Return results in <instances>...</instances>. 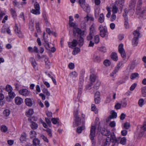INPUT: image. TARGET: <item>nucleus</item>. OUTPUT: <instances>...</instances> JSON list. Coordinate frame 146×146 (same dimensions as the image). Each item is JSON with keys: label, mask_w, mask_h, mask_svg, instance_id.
<instances>
[{"label": "nucleus", "mask_w": 146, "mask_h": 146, "mask_svg": "<svg viewBox=\"0 0 146 146\" xmlns=\"http://www.w3.org/2000/svg\"><path fill=\"white\" fill-rule=\"evenodd\" d=\"M69 25L70 27H72L73 28V32L74 33V30H75L77 28V25L74 23L73 22H69Z\"/></svg>", "instance_id": "obj_17"}, {"label": "nucleus", "mask_w": 146, "mask_h": 146, "mask_svg": "<svg viewBox=\"0 0 146 146\" xmlns=\"http://www.w3.org/2000/svg\"><path fill=\"white\" fill-rule=\"evenodd\" d=\"M15 103L18 105L21 104L23 102V99L19 97H16L15 99Z\"/></svg>", "instance_id": "obj_14"}, {"label": "nucleus", "mask_w": 146, "mask_h": 146, "mask_svg": "<svg viewBox=\"0 0 146 146\" xmlns=\"http://www.w3.org/2000/svg\"><path fill=\"white\" fill-rule=\"evenodd\" d=\"M81 7L85 11L87 12H89L90 11V8L88 5L86 3L84 5L82 4Z\"/></svg>", "instance_id": "obj_15"}, {"label": "nucleus", "mask_w": 146, "mask_h": 146, "mask_svg": "<svg viewBox=\"0 0 146 146\" xmlns=\"http://www.w3.org/2000/svg\"><path fill=\"white\" fill-rule=\"evenodd\" d=\"M5 89L8 92L12 90V88L11 87L8 85L6 86Z\"/></svg>", "instance_id": "obj_48"}, {"label": "nucleus", "mask_w": 146, "mask_h": 146, "mask_svg": "<svg viewBox=\"0 0 146 146\" xmlns=\"http://www.w3.org/2000/svg\"><path fill=\"white\" fill-rule=\"evenodd\" d=\"M100 9L99 8H97L95 10V17L96 18H97L99 16V14L100 13Z\"/></svg>", "instance_id": "obj_35"}, {"label": "nucleus", "mask_w": 146, "mask_h": 146, "mask_svg": "<svg viewBox=\"0 0 146 146\" xmlns=\"http://www.w3.org/2000/svg\"><path fill=\"white\" fill-rule=\"evenodd\" d=\"M130 125L129 123L126 122L124 124V127L125 129H128L129 128Z\"/></svg>", "instance_id": "obj_64"}, {"label": "nucleus", "mask_w": 146, "mask_h": 146, "mask_svg": "<svg viewBox=\"0 0 146 146\" xmlns=\"http://www.w3.org/2000/svg\"><path fill=\"white\" fill-rule=\"evenodd\" d=\"M78 44V42L75 39H74L72 42H69L68 43L69 47L71 48L76 46Z\"/></svg>", "instance_id": "obj_13"}, {"label": "nucleus", "mask_w": 146, "mask_h": 146, "mask_svg": "<svg viewBox=\"0 0 146 146\" xmlns=\"http://www.w3.org/2000/svg\"><path fill=\"white\" fill-rule=\"evenodd\" d=\"M13 2L14 6H16L17 7L19 8H20V4L19 3V2H17L16 0H14Z\"/></svg>", "instance_id": "obj_52"}, {"label": "nucleus", "mask_w": 146, "mask_h": 146, "mask_svg": "<svg viewBox=\"0 0 146 146\" xmlns=\"http://www.w3.org/2000/svg\"><path fill=\"white\" fill-rule=\"evenodd\" d=\"M40 143V141L38 139L36 138L35 139L33 140V143L34 145L36 146L38 145Z\"/></svg>", "instance_id": "obj_39"}, {"label": "nucleus", "mask_w": 146, "mask_h": 146, "mask_svg": "<svg viewBox=\"0 0 146 146\" xmlns=\"http://www.w3.org/2000/svg\"><path fill=\"white\" fill-rule=\"evenodd\" d=\"M104 64L106 66H108L110 65L111 63L109 60H106L104 61Z\"/></svg>", "instance_id": "obj_57"}, {"label": "nucleus", "mask_w": 146, "mask_h": 146, "mask_svg": "<svg viewBox=\"0 0 146 146\" xmlns=\"http://www.w3.org/2000/svg\"><path fill=\"white\" fill-rule=\"evenodd\" d=\"M84 82V80L82 79H80L79 83V87L83 88L82 86Z\"/></svg>", "instance_id": "obj_62"}, {"label": "nucleus", "mask_w": 146, "mask_h": 146, "mask_svg": "<svg viewBox=\"0 0 146 146\" xmlns=\"http://www.w3.org/2000/svg\"><path fill=\"white\" fill-rule=\"evenodd\" d=\"M80 49L78 47L75 48L73 51L72 54L74 55H76L80 52Z\"/></svg>", "instance_id": "obj_36"}, {"label": "nucleus", "mask_w": 146, "mask_h": 146, "mask_svg": "<svg viewBox=\"0 0 146 146\" xmlns=\"http://www.w3.org/2000/svg\"><path fill=\"white\" fill-rule=\"evenodd\" d=\"M118 50L122 57L123 58L126 57V55L125 51L123 48V46L122 44H121L118 46Z\"/></svg>", "instance_id": "obj_8"}, {"label": "nucleus", "mask_w": 146, "mask_h": 146, "mask_svg": "<svg viewBox=\"0 0 146 146\" xmlns=\"http://www.w3.org/2000/svg\"><path fill=\"white\" fill-rule=\"evenodd\" d=\"M79 110V107H78L76 108H75L74 110V116L76 118L75 120L77 126L80 125L81 123V119L79 117L78 115Z\"/></svg>", "instance_id": "obj_5"}, {"label": "nucleus", "mask_w": 146, "mask_h": 146, "mask_svg": "<svg viewBox=\"0 0 146 146\" xmlns=\"http://www.w3.org/2000/svg\"><path fill=\"white\" fill-rule=\"evenodd\" d=\"M58 118H52V119L51 121L52 123L54 124H56L57 123H58Z\"/></svg>", "instance_id": "obj_49"}, {"label": "nucleus", "mask_w": 146, "mask_h": 146, "mask_svg": "<svg viewBox=\"0 0 146 146\" xmlns=\"http://www.w3.org/2000/svg\"><path fill=\"white\" fill-rule=\"evenodd\" d=\"M118 140H120V143L123 145H125L126 143L127 139L125 137H123L120 139V138H118Z\"/></svg>", "instance_id": "obj_22"}, {"label": "nucleus", "mask_w": 146, "mask_h": 146, "mask_svg": "<svg viewBox=\"0 0 146 146\" xmlns=\"http://www.w3.org/2000/svg\"><path fill=\"white\" fill-rule=\"evenodd\" d=\"M104 132H105V133L104 134V135L107 136H108L110 135H111L110 133V131L107 130H104Z\"/></svg>", "instance_id": "obj_61"}, {"label": "nucleus", "mask_w": 146, "mask_h": 146, "mask_svg": "<svg viewBox=\"0 0 146 146\" xmlns=\"http://www.w3.org/2000/svg\"><path fill=\"white\" fill-rule=\"evenodd\" d=\"M96 27L95 24L93 23L90 28V33L89 35L87 37L88 40H90L93 38L94 36L96 34Z\"/></svg>", "instance_id": "obj_2"}, {"label": "nucleus", "mask_w": 146, "mask_h": 146, "mask_svg": "<svg viewBox=\"0 0 146 146\" xmlns=\"http://www.w3.org/2000/svg\"><path fill=\"white\" fill-rule=\"evenodd\" d=\"M41 137V138L45 141L47 143L48 142V140L47 138V137H45L44 135L42 134L40 136Z\"/></svg>", "instance_id": "obj_58"}, {"label": "nucleus", "mask_w": 146, "mask_h": 146, "mask_svg": "<svg viewBox=\"0 0 146 146\" xmlns=\"http://www.w3.org/2000/svg\"><path fill=\"white\" fill-rule=\"evenodd\" d=\"M141 90L142 96L143 97H146V90L143 87L141 88Z\"/></svg>", "instance_id": "obj_41"}, {"label": "nucleus", "mask_w": 146, "mask_h": 146, "mask_svg": "<svg viewBox=\"0 0 146 146\" xmlns=\"http://www.w3.org/2000/svg\"><path fill=\"white\" fill-rule=\"evenodd\" d=\"M35 9H32L31 12L32 13L36 15H38L40 14V6L38 3L36 2L34 4Z\"/></svg>", "instance_id": "obj_6"}, {"label": "nucleus", "mask_w": 146, "mask_h": 146, "mask_svg": "<svg viewBox=\"0 0 146 146\" xmlns=\"http://www.w3.org/2000/svg\"><path fill=\"white\" fill-rule=\"evenodd\" d=\"M124 11V13H123V16L124 17V20H127L128 19L127 15L128 13V10L127 9H125Z\"/></svg>", "instance_id": "obj_25"}, {"label": "nucleus", "mask_w": 146, "mask_h": 146, "mask_svg": "<svg viewBox=\"0 0 146 146\" xmlns=\"http://www.w3.org/2000/svg\"><path fill=\"white\" fill-rule=\"evenodd\" d=\"M120 68L117 66H116L115 68V69L114 70L113 72V74L112 75L111 74V76H113V74H115L118 71Z\"/></svg>", "instance_id": "obj_56"}, {"label": "nucleus", "mask_w": 146, "mask_h": 146, "mask_svg": "<svg viewBox=\"0 0 146 146\" xmlns=\"http://www.w3.org/2000/svg\"><path fill=\"white\" fill-rule=\"evenodd\" d=\"M85 128L84 126H81L77 128V132L78 133H80L82 132V130H84Z\"/></svg>", "instance_id": "obj_50"}, {"label": "nucleus", "mask_w": 146, "mask_h": 146, "mask_svg": "<svg viewBox=\"0 0 146 146\" xmlns=\"http://www.w3.org/2000/svg\"><path fill=\"white\" fill-rule=\"evenodd\" d=\"M98 49L101 52H106V47L104 46H103L98 47Z\"/></svg>", "instance_id": "obj_47"}, {"label": "nucleus", "mask_w": 146, "mask_h": 146, "mask_svg": "<svg viewBox=\"0 0 146 146\" xmlns=\"http://www.w3.org/2000/svg\"><path fill=\"white\" fill-rule=\"evenodd\" d=\"M96 127L94 126H92L91 128L90 137L92 141V146H96V142L94 140L95 136Z\"/></svg>", "instance_id": "obj_4"}, {"label": "nucleus", "mask_w": 146, "mask_h": 146, "mask_svg": "<svg viewBox=\"0 0 146 146\" xmlns=\"http://www.w3.org/2000/svg\"><path fill=\"white\" fill-rule=\"evenodd\" d=\"M91 109L92 110L94 111L95 113H98V110L94 104H92V105Z\"/></svg>", "instance_id": "obj_45"}, {"label": "nucleus", "mask_w": 146, "mask_h": 146, "mask_svg": "<svg viewBox=\"0 0 146 146\" xmlns=\"http://www.w3.org/2000/svg\"><path fill=\"white\" fill-rule=\"evenodd\" d=\"M3 114L6 116H8L10 114V111L8 109L5 110L3 111Z\"/></svg>", "instance_id": "obj_51"}, {"label": "nucleus", "mask_w": 146, "mask_h": 146, "mask_svg": "<svg viewBox=\"0 0 146 146\" xmlns=\"http://www.w3.org/2000/svg\"><path fill=\"white\" fill-rule=\"evenodd\" d=\"M27 139V135L26 134L23 133H22L21 136L20 140L21 142H23V141H26Z\"/></svg>", "instance_id": "obj_18"}, {"label": "nucleus", "mask_w": 146, "mask_h": 146, "mask_svg": "<svg viewBox=\"0 0 146 146\" xmlns=\"http://www.w3.org/2000/svg\"><path fill=\"white\" fill-rule=\"evenodd\" d=\"M43 93L46 94V95L49 96L50 95V94L46 88H44L42 90Z\"/></svg>", "instance_id": "obj_42"}, {"label": "nucleus", "mask_w": 146, "mask_h": 146, "mask_svg": "<svg viewBox=\"0 0 146 146\" xmlns=\"http://www.w3.org/2000/svg\"><path fill=\"white\" fill-rule=\"evenodd\" d=\"M142 0H139V1L137 3V10H138L139 11H140L141 8L140 7V6L142 5Z\"/></svg>", "instance_id": "obj_40"}, {"label": "nucleus", "mask_w": 146, "mask_h": 146, "mask_svg": "<svg viewBox=\"0 0 146 146\" xmlns=\"http://www.w3.org/2000/svg\"><path fill=\"white\" fill-rule=\"evenodd\" d=\"M94 61L97 62H99L101 61V59L100 57L96 54H94L93 58Z\"/></svg>", "instance_id": "obj_23"}, {"label": "nucleus", "mask_w": 146, "mask_h": 146, "mask_svg": "<svg viewBox=\"0 0 146 146\" xmlns=\"http://www.w3.org/2000/svg\"><path fill=\"white\" fill-rule=\"evenodd\" d=\"M11 12L12 17L14 18H15L16 17L17 15L16 11L13 9H11Z\"/></svg>", "instance_id": "obj_43"}, {"label": "nucleus", "mask_w": 146, "mask_h": 146, "mask_svg": "<svg viewBox=\"0 0 146 146\" xmlns=\"http://www.w3.org/2000/svg\"><path fill=\"white\" fill-rule=\"evenodd\" d=\"M96 78V76L94 74H92L90 75V79L91 82L93 83L94 82Z\"/></svg>", "instance_id": "obj_20"}, {"label": "nucleus", "mask_w": 146, "mask_h": 146, "mask_svg": "<svg viewBox=\"0 0 146 146\" xmlns=\"http://www.w3.org/2000/svg\"><path fill=\"white\" fill-rule=\"evenodd\" d=\"M140 136L143 135L146 136V124H144L141 128L140 132Z\"/></svg>", "instance_id": "obj_12"}, {"label": "nucleus", "mask_w": 146, "mask_h": 146, "mask_svg": "<svg viewBox=\"0 0 146 146\" xmlns=\"http://www.w3.org/2000/svg\"><path fill=\"white\" fill-rule=\"evenodd\" d=\"M100 84L101 82L100 81L98 80L96 81L94 86V88L96 89H98L99 88Z\"/></svg>", "instance_id": "obj_37"}, {"label": "nucleus", "mask_w": 146, "mask_h": 146, "mask_svg": "<svg viewBox=\"0 0 146 146\" xmlns=\"http://www.w3.org/2000/svg\"><path fill=\"white\" fill-rule=\"evenodd\" d=\"M45 43L43 44V46L45 47V48L48 50H50V47L47 41H44Z\"/></svg>", "instance_id": "obj_29"}, {"label": "nucleus", "mask_w": 146, "mask_h": 146, "mask_svg": "<svg viewBox=\"0 0 146 146\" xmlns=\"http://www.w3.org/2000/svg\"><path fill=\"white\" fill-rule=\"evenodd\" d=\"M123 5L124 3L122 1H120L119 0H116L114 4L112 7V12L113 13L115 14L117 13L118 10L117 6H119L120 7L119 9L121 11Z\"/></svg>", "instance_id": "obj_1"}, {"label": "nucleus", "mask_w": 146, "mask_h": 146, "mask_svg": "<svg viewBox=\"0 0 146 146\" xmlns=\"http://www.w3.org/2000/svg\"><path fill=\"white\" fill-rule=\"evenodd\" d=\"M104 21V16L103 13H101L100 15V17L98 19V22L102 23Z\"/></svg>", "instance_id": "obj_21"}, {"label": "nucleus", "mask_w": 146, "mask_h": 146, "mask_svg": "<svg viewBox=\"0 0 146 146\" xmlns=\"http://www.w3.org/2000/svg\"><path fill=\"white\" fill-rule=\"evenodd\" d=\"M47 132L48 135L49 136V137L51 138L52 137V131L49 128H47L46 130H45Z\"/></svg>", "instance_id": "obj_31"}, {"label": "nucleus", "mask_w": 146, "mask_h": 146, "mask_svg": "<svg viewBox=\"0 0 146 146\" xmlns=\"http://www.w3.org/2000/svg\"><path fill=\"white\" fill-rule=\"evenodd\" d=\"M144 100L143 98H140L139 100L138 104L140 107H142L144 104Z\"/></svg>", "instance_id": "obj_38"}, {"label": "nucleus", "mask_w": 146, "mask_h": 146, "mask_svg": "<svg viewBox=\"0 0 146 146\" xmlns=\"http://www.w3.org/2000/svg\"><path fill=\"white\" fill-rule=\"evenodd\" d=\"M76 33H77L78 35H79L80 36H82L84 34V31H82L79 28H77L75 30H74V33L73 32V36H75L76 35Z\"/></svg>", "instance_id": "obj_10"}, {"label": "nucleus", "mask_w": 146, "mask_h": 146, "mask_svg": "<svg viewBox=\"0 0 146 146\" xmlns=\"http://www.w3.org/2000/svg\"><path fill=\"white\" fill-rule=\"evenodd\" d=\"M33 23L34 21L31 20L29 23V29L31 31H33L34 29Z\"/></svg>", "instance_id": "obj_30"}, {"label": "nucleus", "mask_w": 146, "mask_h": 146, "mask_svg": "<svg viewBox=\"0 0 146 146\" xmlns=\"http://www.w3.org/2000/svg\"><path fill=\"white\" fill-rule=\"evenodd\" d=\"M94 40L96 44H97L99 42L100 39L98 35H96L95 36Z\"/></svg>", "instance_id": "obj_60"}, {"label": "nucleus", "mask_w": 146, "mask_h": 146, "mask_svg": "<svg viewBox=\"0 0 146 146\" xmlns=\"http://www.w3.org/2000/svg\"><path fill=\"white\" fill-rule=\"evenodd\" d=\"M34 113L33 110L32 109H30L26 112V115L27 116L30 117Z\"/></svg>", "instance_id": "obj_26"}, {"label": "nucleus", "mask_w": 146, "mask_h": 146, "mask_svg": "<svg viewBox=\"0 0 146 146\" xmlns=\"http://www.w3.org/2000/svg\"><path fill=\"white\" fill-rule=\"evenodd\" d=\"M110 137H111V140L112 139V142L117 143H119V140H118L117 138L116 139L114 133H112L111 134Z\"/></svg>", "instance_id": "obj_16"}, {"label": "nucleus", "mask_w": 146, "mask_h": 146, "mask_svg": "<svg viewBox=\"0 0 146 146\" xmlns=\"http://www.w3.org/2000/svg\"><path fill=\"white\" fill-rule=\"evenodd\" d=\"M111 142V139L109 137H108L106 139V142L104 144V146H108Z\"/></svg>", "instance_id": "obj_33"}, {"label": "nucleus", "mask_w": 146, "mask_h": 146, "mask_svg": "<svg viewBox=\"0 0 146 146\" xmlns=\"http://www.w3.org/2000/svg\"><path fill=\"white\" fill-rule=\"evenodd\" d=\"M133 34L134 35V38H135L138 39L140 34L138 31L136 30L134 31L133 32Z\"/></svg>", "instance_id": "obj_27"}, {"label": "nucleus", "mask_w": 146, "mask_h": 146, "mask_svg": "<svg viewBox=\"0 0 146 146\" xmlns=\"http://www.w3.org/2000/svg\"><path fill=\"white\" fill-rule=\"evenodd\" d=\"M31 127L33 129H36L38 127V125L36 123L32 122L31 125Z\"/></svg>", "instance_id": "obj_32"}, {"label": "nucleus", "mask_w": 146, "mask_h": 146, "mask_svg": "<svg viewBox=\"0 0 146 146\" xmlns=\"http://www.w3.org/2000/svg\"><path fill=\"white\" fill-rule=\"evenodd\" d=\"M70 75L72 78H76L78 76V74L75 71L71 72Z\"/></svg>", "instance_id": "obj_46"}, {"label": "nucleus", "mask_w": 146, "mask_h": 146, "mask_svg": "<svg viewBox=\"0 0 146 146\" xmlns=\"http://www.w3.org/2000/svg\"><path fill=\"white\" fill-rule=\"evenodd\" d=\"M83 88H79L78 89V97L80 98L82 94V91Z\"/></svg>", "instance_id": "obj_63"}, {"label": "nucleus", "mask_w": 146, "mask_h": 146, "mask_svg": "<svg viewBox=\"0 0 146 146\" xmlns=\"http://www.w3.org/2000/svg\"><path fill=\"white\" fill-rule=\"evenodd\" d=\"M125 22L124 23V26L125 28L126 29H128L129 27V25L128 22V19L127 20H125Z\"/></svg>", "instance_id": "obj_59"}, {"label": "nucleus", "mask_w": 146, "mask_h": 146, "mask_svg": "<svg viewBox=\"0 0 146 146\" xmlns=\"http://www.w3.org/2000/svg\"><path fill=\"white\" fill-rule=\"evenodd\" d=\"M1 130L2 131L5 132L7 131V128L6 126L3 125L1 126Z\"/></svg>", "instance_id": "obj_44"}, {"label": "nucleus", "mask_w": 146, "mask_h": 146, "mask_svg": "<svg viewBox=\"0 0 146 146\" xmlns=\"http://www.w3.org/2000/svg\"><path fill=\"white\" fill-rule=\"evenodd\" d=\"M139 75L137 73L132 74L131 76V79H134Z\"/></svg>", "instance_id": "obj_55"}, {"label": "nucleus", "mask_w": 146, "mask_h": 146, "mask_svg": "<svg viewBox=\"0 0 146 146\" xmlns=\"http://www.w3.org/2000/svg\"><path fill=\"white\" fill-rule=\"evenodd\" d=\"M36 28L37 32L38 33H40L41 32V30L40 27H39V22H36Z\"/></svg>", "instance_id": "obj_34"}, {"label": "nucleus", "mask_w": 146, "mask_h": 146, "mask_svg": "<svg viewBox=\"0 0 146 146\" xmlns=\"http://www.w3.org/2000/svg\"><path fill=\"white\" fill-rule=\"evenodd\" d=\"M50 119L49 118L46 117L45 118V121L48 125L50 127H51V122L50 121Z\"/></svg>", "instance_id": "obj_53"}, {"label": "nucleus", "mask_w": 146, "mask_h": 146, "mask_svg": "<svg viewBox=\"0 0 146 146\" xmlns=\"http://www.w3.org/2000/svg\"><path fill=\"white\" fill-rule=\"evenodd\" d=\"M9 96L11 98H14L15 96V94L12 91L8 92Z\"/></svg>", "instance_id": "obj_54"}, {"label": "nucleus", "mask_w": 146, "mask_h": 146, "mask_svg": "<svg viewBox=\"0 0 146 146\" xmlns=\"http://www.w3.org/2000/svg\"><path fill=\"white\" fill-rule=\"evenodd\" d=\"M84 43V40L82 36H80L78 40V44L80 47L82 46Z\"/></svg>", "instance_id": "obj_19"}, {"label": "nucleus", "mask_w": 146, "mask_h": 146, "mask_svg": "<svg viewBox=\"0 0 146 146\" xmlns=\"http://www.w3.org/2000/svg\"><path fill=\"white\" fill-rule=\"evenodd\" d=\"M19 92L20 94L23 96H28L30 94V91L26 89L21 90Z\"/></svg>", "instance_id": "obj_9"}, {"label": "nucleus", "mask_w": 146, "mask_h": 146, "mask_svg": "<svg viewBox=\"0 0 146 146\" xmlns=\"http://www.w3.org/2000/svg\"><path fill=\"white\" fill-rule=\"evenodd\" d=\"M25 102L26 105L29 107L35 105V102L33 99H31L29 98H26L25 100Z\"/></svg>", "instance_id": "obj_7"}, {"label": "nucleus", "mask_w": 146, "mask_h": 146, "mask_svg": "<svg viewBox=\"0 0 146 146\" xmlns=\"http://www.w3.org/2000/svg\"><path fill=\"white\" fill-rule=\"evenodd\" d=\"M98 29L100 31V35L102 37L104 38L108 36V33L106 26H103L102 25H100L99 26Z\"/></svg>", "instance_id": "obj_3"}, {"label": "nucleus", "mask_w": 146, "mask_h": 146, "mask_svg": "<svg viewBox=\"0 0 146 146\" xmlns=\"http://www.w3.org/2000/svg\"><path fill=\"white\" fill-rule=\"evenodd\" d=\"M138 39L133 38L132 40V42L134 46H135L137 45L138 42Z\"/></svg>", "instance_id": "obj_28"}, {"label": "nucleus", "mask_w": 146, "mask_h": 146, "mask_svg": "<svg viewBox=\"0 0 146 146\" xmlns=\"http://www.w3.org/2000/svg\"><path fill=\"white\" fill-rule=\"evenodd\" d=\"M111 58L115 61H117L118 57L117 54L115 52H112L111 55Z\"/></svg>", "instance_id": "obj_24"}, {"label": "nucleus", "mask_w": 146, "mask_h": 146, "mask_svg": "<svg viewBox=\"0 0 146 146\" xmlns=\"http://www.w3.org/2000/svg\"><path fill=\"white\" fill-rule=\"evenodd\" d=\"M111 115H110L106 120L107 122H108L111 119L115 118L117 117V113L114 111H111Z\"/></svg>", "instance_id": "obj_11"}]
</instances>
